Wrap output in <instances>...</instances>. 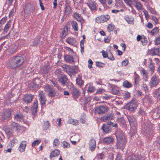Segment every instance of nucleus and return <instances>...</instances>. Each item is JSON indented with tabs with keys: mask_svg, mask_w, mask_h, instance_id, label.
<instances>
[{
	"mask_svg": "<svg viewBox=\"0 0 160 160\" xmlns=\"http://www.w3.org/2000/svg\"><path fill=\"white\" fill-rule=\"evenodd\" d=\"M115 135L117 139V147L123 150L127 143L126 138L124 135L123 132L120 130H118L116 132Z\"/></svg>",
	"mask_w": 160,
	"mask_h": 160,
	"instance_id": "nucleus-1",
	"label": "nucleus"
},
{
	"mask_svg": "<svg viewBox=\"0 0 160 160\" xmlns=\"http://www.w3.org/2000/svg\"><path fill=\"white\" fill-rule=\"evenodd\" d=\"M24 62V59L22 57L17 56L11 58L7 64L8 67L14 68L21 66Z\"/></svg>",
	"mask_w": 160,
	"mask_h": 160,
	"instance_id": "nucleus-2",
	"label": "nucleus"
},
{
	"mask_svg": "<svg viewBox=\"0 0 160 160\" xmlns=\"http://www.w3.org/2000/svg\"><path fill=\"white\" fill-rule=\"evenodd\" d=\"M43 38L40 36H37L32 41L31 45L32 46H37L42 44L43 41Z\"/></svg>",
	"mask_w": 160,
	"mask_h": 160,
	"instance_id": "nucleus-3",
	"label": "nucleus"
},
{
	"mask_svg": "<svg viewBox=\"0 0 160 160\" xmlns=\"http://www.w3.org/2000/svg\"><path fill=\"white\" fill-rule=\"evenodd\" d=\"M108 107L107 106L103 105L95 109V112L98 114H103L108 111Z\"/></svg>",
	"mask_w": 160,
	"mask_h": 160,
	"instance_id": "nucleus-4",
	"label": "nucleus"
},
{
	"mask_svg": "<svg viewBox=\"0 0 160 160\" xmlns=\"http://www.w3.org/2000/svg\"><path fill=\"white\" fill-rule=\"evenodd\" d=\"M105 15H101L99 17H97L95 19L96 22L98 23H101L107 22L110 19V17L108 14Z\"/></svg>",
	"mask_w": 160,
	"mask_h": 160,
	"instance_id": "nucleus-5",
	"label": "nucleus"
},
{
	"mask_svg": "<svg viewBox=\"0 0 160 160\" xmlns=\"http://www.w3.org/2000/svg\"><path fill=\"white\" fill-rule=\"evenodd\" d=\"M71 90L73 98L75 99L78 98L80 96V94L79 90L73 85L72 86Z\"/></svg>",
	"mask_w": 160,
	"mask_h": 160,
	"instance_id": "nucleus-6",
	"label": "nucleus"
},
{
	"mask_svg": "<svg viewBox=\"0 0 160 160\" xmlns=\"http://www.w3.org/2000/svg\"><path fill=\"white\" fill-rule=\"evenodd\" d=\"M35 11V8L34 5L30 3H28L25 6V8L24 10L25 12H26L27 13L32 12V13Z\"/></svg>",
	"mask_w": 160,
	"mask_h": 160,
	"instance_id": "nucleus-7",
	"label": "nucleus"
},
{
	"mask_svg": "<svg viewBox=\"0 0 160 160\" xmlns=\"http://www.w3.org/2000/svg\"><path fill=\"white\" fill-rule=\"evenodd\" d=\"M159 82V80L156 76H154L151 78L149 83V85L151 87H155L157 86Z\"/></svg>",
	"mask_w": 160,
	"mask_h": 160,
	"instance_id": "nucleus-8",
	"label": "nucleus"
},
{
	"mask_svg": "<svg viewBox=\"0 0 160 160\" xmlns=\"http://www.w3.org/2000/svg\"><path fill=\"white\" fill-rule=\"evenodd\" d=\"M78 70V67L76 66H70L68 69L67 70V72L68 75L72 76V74L76 73Z\"/></svg>",
	"mask_w": 160,
	"mask_h": 160,
	"instance_id": "nucleus-9",
	"label": "nucleus"
},
{
	"mask_svg": "<svg viewBox=\"0 0 160 160\" xmlns=\"http://www.w3.org/2000/svg\"><path fill=\"white\" fill-rule=\"evenodd\" d=\"M38 96L41 104L42 105H43L45 104V102L46 101L45 93L42 91H39Z\"/></svg>",
	"mask_w": 160,
	"mask_h": 160,
	"instance_id": "nucleus-10",
	"label": "nucleus"
},
{
	"mask_svg": "<svg viewBox=\"0 0 160 160\" xmlns=\"http://www.w3.org/2000/svg\"><path fill=\"white\" fill-rule=\"evenodd\" d=\"M11 115V112L9 110H6L1 114V118L4 120L7 119Z\"/></svg>",
	"mask_w": 160,
	"mask_h": 160,
	"instance_id": "nucleus-11",
	"label": "nucleus"
},
{
	"mask_svg": "<svg viewBox=\"0 0 160 160\" xmlns=\"http://www.w3.org/2000/svg\"><path fill=\"white\" fill-rule=\"evenodd\" d=\"M137 107V105L136 103L131 102L128 103L126 108L130 111H132L136 109Z\"/></svg>",
	"mask_w": 160,
	"mask_h": 160,
	"instance_id": "nucleus-12",
	"label": "nucleus"
},
{
	"mask_svg": "<svg viewBox=\"0 0 160 160\" xmlns=\"http://www.w3.org/2000/svg\"><path fill=\"white\" fill-rule=\"evenodd\" d=\"M96 147V143L95 140L93 139H92L89 142V148L92 152L93 151Z\"/></svg>",
	"mask_w": 160,
	"mask_h": 160,
	"instance_id": "nucleus-13",
	"label": "nucleus"
},
{
	"mask_svg": "<svg viewBox=\"0 0 160 160\" xmlns=\"http://www.w3.org/2000/svg\"><path fill=\"white\" fill-rule=\"evenodd\" d=\"M86 4L89 7L91 10H96V3L95 2H93L92 1H90L86 3Z\"/></svg>",
	"mask_w": 160,
	"mask_h": 160,
	"instance_id": "nucleus-14",
	"label": "nucleus"
},
{
	"mask_svg": "<svg viewBox=\"0 0 160 160\" xmlns=\"http://www.w3.org/2000/svg\"><path fill=\"white\" fill-rule=\"evenodd\" d=\"M9 126L11 128L13 129L16 131L19 129L20 127L18 123L12 121L10 122Z\"/></svg>",
	"mask_w": 160,
	"mask_h": 160,
	"instance_id": "nucleus-15",
	"label": "nucleus"
},
{
	"mask_svg": "<svg viewBox=\"0 0 160 160\" xmlns=\"http://www.w3.org/2000/svg\"><path fill=\"white\" fill-rule=\"evenodd\" d=\"M38 106V101L37 100H34L33 106L31 108V111L33 115L36 113Z\"/></svg>",
	"mask_w": 160,
	"mask_h": 160,
	"instance_id": "nucleus-16",
	"label": "nucleus"
},
{
	"mask_svg": "<svg viewBox=\"0 0 160 160\" xmlns=\"http://www.w3.org/2000/svg\"><path fill=\"white\" fill-rule=\"evenodd\" d=\"M113 141L114 139L112 136L105 137L103 140V142L106 144L112 143L113 142Z\"/></svg>",
	"mask_w": 160,
	"mask_h": 160,
	"instance_id": "nucleus-17",
	"label": "nucleus"
},
{
	"mask_svg": "<svg viewBox=\"0 0 160 160\" xmlns=\"http://www.w3.org/2000/svg\"><path fill=\"white\" fill-rule=\"evenodd\" d=\"M26 146V142L25 141H22L20 144L18 148L19 150L21 152H22L25 151Z\"/></svg>",
	"mask_w": 160,
	"mask_h": 160,
	"instance_id": "nucleus-18",
	"label": "nucleus"
},
{
	"mask_svg": "<svg viewBox=\"0 0 160 160\" xmlns=\"http://www.w3.org/2000/svg\"><path fill=\"white\" fill-rule=\"evenodd\" d=\"M67 123L72 124L75 126H77L79 125V122L78 121L77 119L70 118L68 120Z\"/></svg>",
	"mask_w": 160,
	"mask_h": 160,
	"instance_id": "nucleus-19",
	"label": "nucleus"
},
{
	"mask_svg": "<svg viewBox=\"0 0 160 160\" xmlns=\"http://www.w3.org/2000/svg\"><path fill=\"white\" fill-rule=\"evenodd\" d=\"M127 118L130 125H134L136 122L135 118L132 116H128Z\"/></svg>",
	"mask_w": 160,
	"mask_h": 160,
	"instance_id": "nucleus-20",
	"label": "nucleus"
},
{
	"mask_svg": "<svg viewBox=\"0 0 160 160\" xmlns=\"http://www.w3.org/2000/svg\"><path fill=\"white\" fill-rule=\"evenodd\" d=\"M124 18L128 24H132L133 22L134 19L132 16L126 15L124 17Z\"/></svg>",
	"mask_w": 160,
	"mask_h": 160,
	"instance_id": "nucleus-21",
	"label": "nucleus"
},
{
	"mask_svg": "<svg viewBox=\"0 0 160 160\" xmlns=\"http://www.w3.org/2000/svg\"><path fill=\"white\" fill-rule=\"evenodd\" d=\"M67 78L66 76L65 75H62L61 76L59 79V82L61 83L63 85H64L67 82Z\"/></svg>",
	"mask_w": 160,
	"mask_h": 160,
	"instance_id": "nucleus-22",
	"label": "nucleus"
},
{
	"mask_svg": "<svg viewBox=\"0 0 160 160\" xmlns=\"http://www.w3.org/2000/svg\"><path fill=\"white\" fill-rule=\"evenodd\" d=\"M64 60L65 61L69 63H72L74 62V58L72 57L70 55H66L64 57Z\"/></svg>",
	"mask_w": 160,
	"mask_h": 160,
	"instance_id": "nucleus-23",
	"label": "nucleus"
},
{
	"mask_svg": "<svg viewBox=\"0 0 160 160\" xmlns=\"http://www.w3.org/2000/svg\"><path fill=\"white\" fill-rule=\"evenodd\" d=\"M33 98V96L32 95L28 94L25 96L24 98V100L25 102L28 103H30L31 102Z\"/></svg>",
	"mask_w": 160,
	"mask_h": 160,
	"instance_id": "nucleus-24",
	"label": "nucleus"
},
{
	"mask_svg": "<svg viewBox=\"0 0 160 160\" xmlns=\"http://www.w3.org/2000/svg\"><path fill=\"white\" fill-rule=\"evenodd\" d=\"M76 82L77 84L80 86H81L83 84V81L82 78V77L80 75H78V77L76 78Z\"/></svg>",
	"mask_w": 160,
	"mask_h": 160,
	"instance_id": "nucleus-25",
	"label": "nucleus"
},
{
	"mask_svg": "<svg viewBox=\"0 0 160 160\" xmlns=\"http://www.w3.org/2000/svg\"><path fill=\"white\" fill-rule=\"evenodd\" d=\"M60 154V152L58 149H55L53 151H52L50 155V158H52V157H55L59 155Z\"/></svg>",
	"mask_w": 160,
	"mask_h": 160,
	"instance_id": "nucleus-26",
	"label": "nucleus"
},
{
	"mask_svg": "<svg viewBox=\"0 0 160 160\" xmlns=\"http://www.w3.org/2000/svg\"><path fill=\"white\" fill-rule=\"evenodd\" d=\"M65 10L64 12L67 15H69L71 13L72 9L71 8L69 5H65Z\"/></svg>",
	"mask_w": 160,
	"mask_h": 160,
	"instance_id": "nucleus-27",
	"label": "nucleus"
},
{
	"mask_svg": "<svg viewBox=\"0 0 160 160\" xmlns=\"http://www.w3.org/2000/svg\"><path fill=\"white\" fill-rule=\"evenodd\" d=\"M133 2H135L136 4V5H134V6L138 10H139L142 9V5L140 2H138L136 0H133Z\"/></svg>",
	"mask_w": 160,
	"mask_h": 160,
	"instance_id": "nucleus-28",
	"label": "nucleus"
},
{
	"mask_svg": "<svg viewBox=\"0 0 160 160\" xmlns=\"http://www.w3.org/2000/svg\"><path fill=\"white\" fill-rule=\"evenodd\" d=\"M11 20H10L6 24L3 31L4 32H7L8 31L9 28L11 26Z\"/></svg>",
	"mask_w": 160,
	"mask_h": 160,
	"instance_id": "nucleus-29",
	"label": "nucleus"
},
{
	"mask_svg": "<svg viewBox=\"0 0 160 160\" xmlns=\"http://www.w3.org/2000/svg\"><path fill=\"white\" fill-rule=\"evenodd\" d=\"M140 73L141 75H142L144 79L145 80H147V79L148 78V73L146 71L142 68L140 71Z\"/></svg>",
	"mask_w": 160,
	"mask_h": 160,
	"instance_id": "nucleus-30",
	"label": "nucleus"
},
{
	"mask_svg": "<svg viewBox=\"0 0 160 160\" xmlns=\"http://www.w3.org/2000/svg\"><path fill=\"white\" fill-rule=\"evenodd\" d=\"M123 86L126 88H129L132 86V84L127 80L124 81L122 84Z\"/></svg>",
	"mask_w": 160,
	"mask_h": 160,
	"instance_id": "nucleus-31",
	"label": "nucleus"
},
{
	"mask_svg": "<svg viewBox=\"0 0 160 160\" xmlns=\"http://www.w3.org/2000/svg\"><path fill=\"white\" fill-rule=\"evenodd\" d=\"M50 123L48 121H44L42 125V128L44 130H47L48 129L50 126Z\"/></svg>",
	"mask_w": 160,
	"mask_h": 160,
	"instance_id": "nucleus-32",
	"label": "nucleus"
},
{
	"mask_svg": "<svg viewBox=\"0 0 160 160\" xmlns=\"http://www.w3.org/2000/svg\"><path fill=\"white\" fill-rule=\"evenodd\" d=\"M71 24L73 28L75 31H77L78 30V24L76 21H72L71 22Z\"/></svg>",
	"mask_w": 160,
	"mask_h": 160,
	"instance_id": "nucleus-33",
	"label": "nucleus"
},
{
	"mask_svg": "<svg viewBox=\"0 0 160 160\" xmlns=\"http://www.w3.org/2000/svg\"><path fill=\"white\" fill-rule=\"evenodd\" d=\"M102 128L104 132L107 133H108L110 131L109 126L106 124H103Z\"/></svg>",
	"mask_w": 160,
	"mask_h": 160,
	"instance_id": "nucleus-34",
	"label": "nucleus"
},
{
	"mask_svg": "<svg viewBox=\"0 0 160 160\" xmlns=\"http://www.w3.org/2000/svg\"><path fill=\"white\" fill-rule=\"evenodd\" d=\"M66 41L71 45H73L76 42L75 40L73 38H69L66 40Z\"/></svg>",
	"mask_w": 160,
	"mask_h": 160,
	"instance_id": "nucleus-35",
	"label": "nucleus"
},
{
	"mask_svg": "<svg viewBox=\"0 0 160 160\" xmlns=\"http://www.w3.org/2000/svg\"><path fill=\"white\" fill-rule=\"evenodd\" d=\"M113 116L112 115H107L102 118V119L104 121L110 120L112 119Z\"/></svg>",
	"mask_w": 160,
	"mask_h": 160,
	"instance_id": "nucleus-36",
	"label": "nucleus"
},
{
	"mask_svg": "<svg viewBox=\"0 0 160 160\" xmlns=\"http://www.w3.org/2000/svg\"><path fill=\"white\" fill-rule=\"evenodd\" d=\"M116 121L120 123V124L124 125L125 124V121L123 118V117H120L117 118Z\"/></svg>",
	"mask_w": 160,
	"mask_h": 160,
	"instance_id": "nucleus-37",
	"label": "nucleus"
},
{
	"mask_svg": "<svg viewBox=\"0 0 160 160\" xmlns=\"http://www.w3.org/2000/svg\"><path fill=\"white\" fill-rule=\"evenodd\" d=\"M134 73L135 74L134 82L135 84L137 85L138 84L140 77L139 75L136 73V72H135Z\"/></svg>",
	"mask_w": 160,
	"mask_h": 160,
	"instance_id": "nucleus-38",
	"label": "nucleus"
},
{
	"mask_svg": "<svg viewBox=\"0 0 160 160\" xmlns=\"http://www.w3.org/2000/svg\"><path fill=\"white\" fill-rule=\"evenodd\" d=\"M148 2V5L147 6V8L149 10L151 13L155 14L156 13V11L150 7V5H149Z\"/></svg>",
	"mask_w": 160,
	"mask_h": 160,
	"instance_id": "nucleus-39",
	"label": "nucleus"
},
{
	"mask_svg": "<svg viewBox=\"0 0 160 160\" xmlns=\"http://www.w3.org/2000/svg\"><path fill=\"white\" fill-rule=\"evenodd\" d=\"M14 118L17 121L20 122L22 121V116L21 114H17L14 116Z\"/></svg>",
	"mask_w": 160,
	"mask_h": 160,
	"instance_id": "nucleus-40",
	"label": "nucleus"
},
{
	"mask_svg": "<svg viewBox=\"0 0 160 160\" xmlns=\"http://www.w3.org/2000/svg\"><path fill=\"white\" fill-rule=\"evenodd\" d=\"M126 160H142V159L140 158L137 159L135 155H132L129 156Z\"/></svg>",
	"mask_w": 160,
	"mask_h": 160,
	"instance_id": "nucleus-41",
	"label": "nucleus"
},
{
	"mask_svg": "<svg viewBox=\"0 0 160 160\" xmlns=\"http://www.w3.org/2000/svg\"><path fill=\"white\" fill-rule=\"evenodd\" d=\"M115 28V26L114 24L111 23L108 25L107 27L108 31L110 32L112 31Z\"/></svg>",
	"mask_w": 160,
	"mask_h": 160,
	"instance_id": "nucleus-42",
	"label": "nucleus"
},
{
	"mask_svg": "<svg viewBox=\"0 0 160 160\" xmlns=\"http://www.w3.org/2000/svg\"><path fill=\"white\" fill-rule=\"evenodd\" d=\"M159 30L158 28L155 27L152 30L150 31V32L151 33L152 35H154L155 33H158Z\"/></svg>",
	"mask_w": 160,
	"mask_h": 160,
	"instance_id": "nucleus-43",
	"label": "nucleus"
},
{
	"mask_svg": "<svg viewBox=\"0 0 160 160\" xmlns=\"http://www.w3.org/2000/svg\"><path fill=\"white\" fill-rule=\"evenodd\" d=\"M149 68L150 70L151 71V73L152 74L154 71V64L153 63L151 62H150L149 63Z\"/></svg>",
	"mask_w": 160,
	"mask_h": 160,
	"instance_id": "nucleus-44",
	"label": "nucleus"
},
{
	"mask_svg": "<svg viewBox=\"0 0 160 160\" xmlns=\"http://www.w3.org/2000/svg\"><path fill=\"white\" fill-rule=\"evenodd\" d=\"M143 37L141 39V42H142V45H146L147 44V38L144 35H142Z\"/></svg>",
	"mask_w": 160,
	"mask_h": 160,
	"instance_id": "nucleus-45",
	"label": "nucleus"
},
{
	"mask_svg": "<svg viewBox=\"0 0 160 160\" xmlns=\"http://www.w3.org/2000/svg\"><path fill=\"white\" fill-rule=\"evenodd\" d=\"M142 88L144 90L145 92H148V86L147 84L143 83L141 85Z\"/></svg>",
	"mask_w": 160,
	"mask_h": 160,
	"instance_id": "nucleus-46",
	"label": "nucleus"
},
{
	"mask_svg": "<svg viewBox=\"0 0 160 160\" xmlns=\"http://www.w3.org/2000/svg\"><path fill=\"white\" fill-rule=\"evenodd\" d=\"M96 66L99 68H102L105 65L104 63L102 62H96Z\"/></svg>",
	"mask_w": 160,
	"mask_h": 160,
	"instance_id": "nucleus-47",
	"label": "nucleus"
},
{
	"mask_svg": "<svg viewBox=\"0 0 160 160\" xmlns=\"http://www.w3.org/2000/svg\"><path fill=\"white\" fill-rule=\"evenodd\" d=\"M60 142L58 139H55L54 140L53 144V146L54 147H57L59 144Z\"/></svg>",
	"mask_w": 160,
	"mask_h": 160,
	"instance_id": "nucleus-48",
	"label": "nucleus"
},
{
	"mask_svg": "<svg viewBox=\"0 0 160 160\" xmlns=\"http://www.w3.org/2000/svg\"><path fill=\"white\" fill-rule=\"evenodd\" d=\"M48 95L49 97H54L56 95V92L53 89L50 92L48 93Z\"/></svg>",
	"mask_w": 160,
	"mask_h": 160,
	"instance_id": "nucleus-49",
	"label": "nucleus"
},
{
	"mask_svg": "<svg viewBox=\"0 0 160 160\" xmlns=\"http://www.w3.org/2000/svg\"><path fill=\"white\" fill-rule=\"evenodd\" d=\"M68 31H66V30L65 29V28H64L62 32L61 33V34L62 35V36H61V38H64L66 37V36L67 34V32H68Z\"/></svg>",
	"mask_w": 160,
	"mask_h": 160,
	"instance_id": "nucleus-50",
	"label": "nucleus"
},
{
	"mask_svg": "<svg viewBox=\"0 0 160 160\" xmlns=\"http://www.w3.org/2000/svg\"><path fill=\"white\" fill-rule=\"evenodd\" d=\"M63 147L64 148H68L70 147V144L66 141H63L62 142Z\"/></svg>",
	"mask_w": 160,
	"mask_h": 160,
	"instance_id": "nucleus-51",
	"label": "nucleus"
},
{
	"mask_svg": "<svg viewBox=\"0 0 160 160\" xmlns=\"http://www.w3.org/2000/svg\"><path fill=\"white\" fill-rule=\"evenodd\" d=\"M52 88L49 85H47L45 87L44 90L45 92L48 93L52 89Z\"/></svg>",
	"mask_w": 160,
	"mask_h": 160,
	"instance_id": "nucleus-52",
	"label": "nucleus"
},
{
	"mask_svg": "<svg viewBox=\"0 0 160 160\" xmlns=\"http://www.w3.org/2000/svg\"><path fill=\"white\" fill-rule=\"evenodd\" d=\"M155 94L158 98H160V88H158L155 90Z\"/></svg>",
	"mask_w": 160,
	"mask_h": 160,
	"instance_id": "nucleus-53",
	"label": "nucleus"
},
{
	"mask_svg": "<svg viewBox=\"0 0 160 160\" xmlns=\"http://www.w3.org/2000/svg\"><path fill=\"white\" fill-rule=\"evenodd\" d=\"M41 142V141L39 140H36L34 141L32 144V147H34L35 146L38 145Z\"/></svg>",
	"mask_w": 160,
	"mask_h": 160,
	"instance_id": "nucleus-54",
	"label": "nucleus"
},
{
	"mask_svg": "<svg viewBox=\"0 0 160 160\" xmlns=\"http://www.w3.org/2000/svg\"><path fill=\"white\" fill-rule=\"evenodd\" d=\"M7 20V17H5L3 18H2L0 20V24L1 25L4 24L6 21Z\"/></svg>",
	"mask_w": 160,
	"mask_h": 160,
	"instance_id": "nucleus-55",
	"label": "nucleus"
},
{
	"mask_svg": "<svg viewBox=\"0 0 160 160\" xmlns=\"http://www.w3.org/2000/svg\"><path fill=\"white\" fill-rule=\"evenodd\" d=\"M74 18L77 19V18H80V17H82L77 12H74L73 15Z\"/></svg>",
	"mask_w": 160,
	"mask_h": 160,
	"instance_id": "nucleus-56",
	"label": "nucleus"
},
{
	"mask_svg": "<svg viewBox=\"0 0 160 160\" xmlns=\"http://www.w3.org/2000/svg\"><path fill=\"white\" fill-rule=\"evenodd\" d=\"M95 88L93 86H89L88 88V92H92L94 91Z\"/></svg>",
	"mask_w": 160,
	"mask_h": 160,
	"instance_id": "nucleus-57",
	"label": "nucleus"
},
{
	"mask_svg": "<svg viewBox=\"0 0 160 160\" xmlns=\"http://www.w3.org/2000/svg\"><path fill=\"white\" fill-rule=\"evenodd\" d=\"M101 52L102 53L103 57L104 58H106L108 57V53L106 51H102Z\"/></svg>",
	"mask_w": 160,
	"mask_h": 160,
	"instance_id": "nucleus-58",
	"label": "nucleus"
},
{
	"mask_svg": "<svg viewBox=\"0 0 160 160\" xmlns=\"http://www.w3.org/2000/svg\"><path fill=\"white\" fill-rule=\"evenodd\" d=\"M84 40L82 39L80 42V47H81V50H84Z\"/></svg>",
	"mask_w": 160,
	"mask_h": 160,
	"instance_id": "nucleus-59",
	"label": "nucleus"
},
{
	"mask_svg": "<svg viewBox=\"0 0 160 160\" xmlns=\"http://www.w3.org/2000/svg\"><path fill=\"white\" fill-rule=\"evenodd\" d=\"M155 45H158L160 44V37L156 38L154 40Z\"/></svg>",
	"mask_w": 160,
	"mask_h": 160,
	"instance_id": "nucleus-60",
	"label": "nucleus"
},
{
	"mask_svg": "<svg viewBox=\"0 0 160 160\" xmlns=\"http://www.w3.org/2000/svg\"><path fill=\"white\" fill-rule=\"evenodd\" d=\"M39 2L40 6L41 8V10L43 11L45 10V8L44 6L43 5V3L42 2L41 0H38Z\"/></svg>",
	"mask_w": 160,
	"mask_h": 160,
	"instance_id": "nucleus-61",
	"label": "nucleus"
},
{
	"mask_svg": "<svg viewBox=\"0 0 160 160\" xmlns=\"http://www.w3.org/2000/svg\"><path fill=\"white\" fill-rule=\"evenodd\" d=\"M70 66L66 65L63 64L62 66V67L63 68L65 69V70L67 72V70L68 69Z\"/></svg>",
	"mask_w": 160,
	"mask_h": 160,
	"instance_id": "nucleus-62",
	"label": "nucleus"
},
{
	"mask_svg": "<svg viewBox=\"0 0 160 160\" xmlns=\"http://www.w3.org/2000/svg\"><path fill=\"white\" fill-rule=\"evenodd\" d=\"M124 97L125 98H128L130 97V93L127 92H125L123 93Z\"/></svg>",
	"mask_w": 160,
	"mask_h": 160,
	"instance_id": "nucleus-63",
	"label": "nucleus"
},
{
	"mask_svg": "<svg viewBox=\"0 0 160 160\" xmlns=\"http://www.w3.org/2000/svg\"><path fill=\"white\" fill-rule=\"evenodd\" d=\"M88 62L89 64L88 67L89 68H92V65L93 64V62L91 59H89L88 61Z\"/></svg>",
	"mask_w": 160,
	"mask_h": 160,
	"instance_id": "nucleus-64",
	"label": "nucleus"
}]
</instances>
